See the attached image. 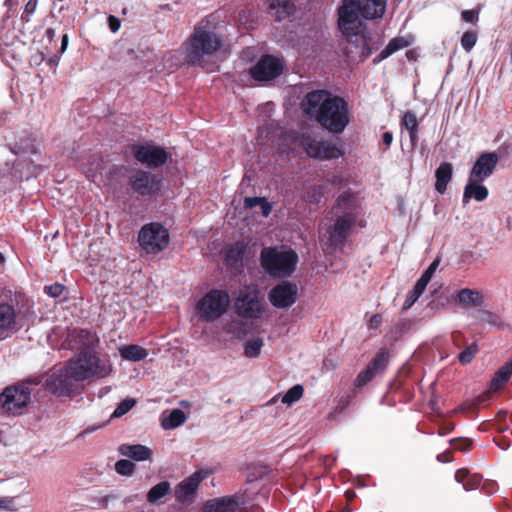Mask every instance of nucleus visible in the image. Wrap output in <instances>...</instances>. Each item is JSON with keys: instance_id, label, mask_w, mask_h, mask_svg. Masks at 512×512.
Listing matches in <instances>:
<instances>
[{"instance_id": "1", "label": "nucleus", "mask_w": 512, "mask_h": 512, "mask_svg": "<svg viewBox=\"0 0 512 512\" xmlns=\"http://www.w3.org/2000/svg\"><path fill=\"white\" fill-rule=\"evenodd\" d=\"M387 0H342L337 8L338 28L350 42H355L364 57H369L374 48L372 35L360 17L375 20L383 17Z\"/></svg>"}, {"instance_id": "2", "label": "nucleus", "mask_w": 512, "mask_h": 512, "mask_svg": "<svg viewBox=\"0 0 512 512\" xmlns=\"http://www.w3.org/2000/svg\"><path fill=\"white\" fill-rule=\"evenodd\" d=\"M301 108L309 119L333 134L343 133L351 121L348 102L328 90L308 92L301 102Z\"/></svg>"}, {"instance_id": "3", "label": "nucleus", "mask_w": 512, "mask_h": 512, "mask_svg": "<svg viewBox=\"0 0 512 512\" xmlns=\"http://www.w3.org/2000/svg\"><path fill=\"white\" fill-rule=\"evenodd\" d=\"M67 371L75 381L84 382L108 377L113 367L94 349H80L74 358L67 361Z\"/></svg>"}, {"instance_id": "4", "label": "nucleus", "mask_w": 512, "mask_h": 512, "mask_svg": "<svg viewBox=\"0 0 512 512\" xmlns=\"http://www.w3.org/2000/svg\"><path fill=\"white\" fill-rule=\"evenodd\" d=\"M220 37L203 26H196L187 41L186 61L192 66L206 67L208 58L221 47Z\"/></svg>"}, {"instance_id": "5", "label": "nucleus", "mask_w": 512, "mask_h": 512, "mask_svg": "<svg viewBox=\"0 0 512 512\" xmlns=\"http://www.w3.org/2000/svg\"><path fill=\"white\" fill-rule=\"evenodd\" d=\"M42 383V377H28L24 380L6 387L0 393V407L9 415L20 416L24 414L31 402L34 386Z\"/></svg>"}, {"instance_id": "6", "label": "nucleus", "mask_w": 512, "mask_h": 512, "mask_svg": "<svg viewBox=\"0 0 512 512\" xmlns=\"http://www.w3.org/2000/svg\"><path fill=\"white\" fill-rule=\"evenodd\" d=\"M297 253L289 248L279 250L277 247H265L260 254L262 268L271 276L287 277L296 269Z\"/></svg>"}, {"instance_id": "7", "label": "nucleus", "mask_w": 512, "mask_h": 512, "mask_svg": "<svg viewBox=\"0 0 512 512\" xmlns=\"http://www.w3.org/2000/svg\"><path fill=\"white\" fill-rule=\"evenodd\" d=\"M230 305L227 291L212 289L207 292L196 304V310L204 321H214L225 314Z\"/></svg>"}, {"instance_id": "8", "label": "nucleus", "mask_w": 512, "mask_h": 512, "mask_svg": "<svg viewBox=\"0 0 512 512\" xmlns=\"http://www.w3.org/2000/svg\"><path fill=\"white\" fill-rule=\"evenodd\" d=\"M140 247L148 254H158L169 244V232L160 223L145 224L138 233Z\"/></svg>"}, {"instance_id": "9", "label": "nucleus", "mask_w": 512, "mask_h": 512, "mask_svg": "<svg viewBox=\"0 0 512 512\" xmlns=\"http://www.w3.org/2000/svg\"><path fill=\"white\" fill-rule=\"evenodd\" d=\"M24 294L7 288L0 289V335L6 334L16 326V306L24 300Z\"/></svg>"}, {"instance_id": "10", "label": "nucleus", "mask_w": 512, "mask_h": 512, "mask_svg": "<svg viewBox=\"0 0 512 512\" xmlns=\"http://www.w3.org/2000/svg\"><path fill=\"white\" fill-rule=\"evenodd\" d=\"M128 186L139 197H152L161 190V178L149 171L134 170L128 177Z\"/></svg>"}, {"instance_id": "11", "label": "nucleus", "mask_w": 512, "mask_h": 512, "mask_svg": "<svg viewBox=\"0 0 512 512\" xmlns=\"http://www.w3.org/2000/svg\"><path fill=\"white\" fill-rule=\"evenodd\" d=\"M74 378L67 371V362L64 367L48 374L44 381V388L57 397H71L75 393Z\"/></svg>"}, {"instance_id": "12", "label": "nucleus", "mask_w": 512, "mask_h": 512, "mask_svg": "<svg viewBox=\"0 0 512 512\" xmlns=\"http://www.w3.org/2000/svg\"><path fill=\"white\" fill-rule=\"evenodd\" d=\"M236 313L244 319H258L264 312L263 299L258 290L240 293L235 302Z\"/></svg>"}, {"instance_id": "13", "label": "nucleus", "mask_w": 512, "mask_h": 512, "mask_svg": "<svg viewBox=\"0 0 512 512\" xmlns=\"http://www.w3.org/2000/svg\"><path fill=\"white\" fill-rule=\"evenodd\" d=\"M131 152L138 162L150 168L163 166L169 158L165 148L154 144H134L131 146Z\"/></svg>"}, {"instance_id": "14", "label": "nucleus", "mask_w": 512, "mask_h": 512, "mask_svg": "<svg viewBox=\"0 0 512 512\" xmlns=\"http://www.w3.org/2000/svg\"><path fill=\"white\" fill-rule=\"evenodd\" d=\"M390 362V352L387 348H380L366 368L362 370L355 379V386L360 388L372 381L377 375L386 370Z\"/></svg>"}, {"instance_id": "15", "label": "nucleus", "mask_w": 512, "mask_h": 512, "mask_svg": "<svg viewBox=\"0 0 512 512\" xmlns=\"http://www.w3.org/2000/svg\"><path fill=\"white\" fill-rule=\"evenodd\" d=\"M268 299L277 309L291 307L298 299V286L290 281H282L269 291Z\"/></svg>"}, {"instance_id": "16", "label": "nucleus", "mask_w": 512, "mask_h": 512, "mask_svg": "<svg viewBox=\"0 0 512 512\" xmlns=\"http://www.w3.org/2000/svg\"><path fill=\"white\" fill-rule=\"evenodd\" d=\"M247 503L248 498L245 493H235L207 500L203 504L202 512H236Z\"/></svg>"}, {"instance_id": "17", "label": "nucleus", "mask_w": 512, "mask_h": 512, "mask_svg": "<svg viewBox=\"0 0 512 512\" xmlns=\"http://www.w3.org/2000/svg\"><path fill=\"white\" fill-rule=\"evenodd\" d=\"M283 72L281 62L271 55L262 56L261 59L250 68L249 73L256 81H270Z\"/></svg>"}, {"instance_id": "18", "label": "nucleus", "mask_w": 512, "mask_h": 512, "mask_svg": "<svg viewBox=\"0 0 512 512\" xmlns=\"http://www.w3.org/2000/svg\"><path fill=\"white\" fill-rule=\"evenodd\" d=\"M303 147L309 157L321 160L337 159L342 151L335 144L327 140L318 141L308 137L303 140Z\"/></svg>"}, {"instance_id": "19", "label": "nucleus", "mask_w": 512, "mask_h": 512, "mask_svg": "<svg viewBox=\"0 0 512 512\" xmlns=\"http://www.w3.org/2000/svg\"><path fill=\"white\" fill-rule=\"evenodd\" d=\"M354 213L341 215L336 218L333 226L329 230V240L334 247H343L356 224Z\"/></svg>"}, {"instance_id": "20", "label": "nucleus", "mask_w": 512, "mask_h": 512, "mask_svg": "<svg viewBox=\"0 0 512 512\" xmlns=\"http://www.w3.org/2000/svg\"><path fill=\"white\" fill-rule=\"evenodd\" d=\"M498 161L499 157L495 152L481 153L475 161L469 177H472V180L484 181L493 174Z\"/></svg>"}, {"instance_id": "21", "label": "nucleus", "mask_w": 512, "mask_h": 512, "mask_svg": "<svg viewBox=\"0 0 512 512\" xmlns=\"http://www.w3.org/2000/svg\"><path fill=\"white\" fill-rule=\"evenodd\" d=\"M210 475L209 470L200 469L189 477L182 480L176 487L175 496L180 502H184L192 497L200 483Z\"/></svg>"}, {"instance_id": "22", "label": "nucleus", "mask_w": 512, "mask_h": 512, "mask_svg": "<svg viewBox=\"0 0 512 512\" xmlns=\"http://www.w3.org/2000/svg\"><path fill=\"white\" fill-rule=\"evenodd\" d=\"M24 43L16 35L14 29H6L0 32V54L18 60L22 56Z\"/></svg>"}, {"instance_id": "23", "label": "nucleus", "mask_w": 512, "mask_h": 512, "mask_svg": "<svg viewBox=\"0 0 512 512\" xmlns=\"http://www.w3.org/2000/svg\"><path fill=\"white\" fill-rule=\"evenodd\" d=\"M268 13L276 22L290 20L296 13L292 0H268Z\"/></svg>"}, {"instance_id": "24", "label": "nucleus", "mask_w": 512, "mask_h": 512, "mask_svg": "<svg viewBox=\"0 0 512 512\" xmlns=\"http://www.w3.org/2000/svg\"><path fill=\"white\" fill-rule=\"evenodd\" d=\"M481 180H472V177H468V182L464 187L462 201L464 204L469 203L471 199H475L478 202L484 201L488 197V189L482 185Z\"/></svg>"}, {"instance_id": "25", "label": "nucleus", "mask_w": 512, "mask_h": 512, "mask_svg": "<svg viewBox=\"0 0 512 512\" xmlns=\"http://www.w3.org/2000/svg\"><path fill=\"white\" fill-rule=\"evenodd\" d=\"M247 249V244L243 241H237L230 245H227L223 249L224 260L230 267H237L241 264L243 257Z\"/></svg>"}, {"instance_id": "26", "label": "nucleus", "mask_w": 512, "mask_h": 512, "mask_svg": "<svg viewBox=\"0 0 512 512\" xmlns=\"http://www.w3.org/2000/svg\"><path fill=\"white\" fill-rule=\"evenodd\" d=\"M123 456L129 457L134 461L150 460L152 451L147 446L141 444H122L118 449Z\"/></svg>"}, {"instance_id": "27", "label": "nucleus", "mask_w": 512, "mask_h": 512, "mask_svg": "<svg viewBox=\"0 0 512 512\" xmlns=\"http://www.w3.org/2000/svg\"><path fill=\"white\" fill-rule=\"evenodd\" d=\"M453 165L450 162H442L435 171V190L439 194H444L447 186L452 180Z\"/></svg>"}, {"instance_id": "28", "label": "nucleus", "mask_w": 512, "mask_h": 512, "mask_svg": "<svg viewBox=\"0 0 512 512\" xmlns=\"http://www.w3.org/2000/svg\"><path fill=\"white\" fill-rule=\"evenodd\" d=\"M69 337L80 349H94L98 342L97 335L87 329H74Z\"/></svg>"}, {"instance_id": "29", "label": "nucleus", "mask_w": 512, "mask_h": 512, "mask_svg": "<svg viewBox=\"0 0 512 512\" xmlns=\"http://www.w3.org/2000/svg\"><path fill=\"white\" fill-rule=\"evenodd\" d=\"M334 208L340 209L343 212L342 215L354 213L355 219L358 217L356 195L350 191H344L338 196Z\"/></svg>"}, {"instance_id": "30", "label": "nucleus", "mask_w": 512, "mask_h": 512, "mask_svg": "<svg viewBox=\"0 0 512 512\" xmlns=\"http://www.w3.org/2000/svg\"><path fill=\"white\" fill-rule=\"evenodd\" d=\"M512 376V358L502 365L495 373L490 381V389L498 391L503 388Z\"/></svg>"}, {"instance_id": "31", "label": "nucleus", "mask_w": 512, "mask_h": 512, "mask_svg": "<svg viewBox=\"0 0 512 512\" xmlns=\"http://www.w3.org/2000/svg\"><path fill=\"white\" fill-rule=\"evenodd\" d=\"M455 480L458 483H461L466 491H471L480 486L482 476L479 474H472L466 468H461L455 472Z\"/></svg>"}, {"instance_id": "32", "label": "nucleus", "mask_w": 512, "mask_h": 512, "mask_svg": "<svg viewBox=\"0 0 512 512\" xmlns=\"http://www.w3.org/2000/svg\"><path fill=\"white\" fill-rule=\"evenodd\" d=\"M410 45V42L404 37H396L389 41L386 47L380 52V54L373 60V63H379L382 60L388 58L393 53L400 49L406 48Z\"/></svg>"}, {"instance_id": "33", "label": "nucleus", "mask_w": 512, "mask_h": 512, "mask_svg": "<svg viewBox=\"0 0 512 512\" xmlns=\"http://www.w3.org/2000/svg\"><path fill=\"white\" fill-rule=\"evenodd\" d=\"M119 353L123 359L133 362L141 361L148 355L145 348L136 344L124 345L120 347Z\"/></svg>"}, {"instance_id": "34", "label": "nucleus", "mask_w": 512, "mask_h": 512, "mask_svg": "<svg viewBox=\"0 0 512 512\" xmlns=\"http://www.w3.org/2000/svg\"><path fill=\"white\" fill-rule=\"evenodd\" d=\"M457 300L462 305H472L478 307L483 303V295L479 291L464 288L458 292Z\"/></svg>"}, {"instance_id": "35", "label": "nucleus", "mask_w": 512, "mask_h": 512, "mask_svg": "<svg viewBox=\"0 0 512 512\" xmlns=\"http://www.w3.org/2000/svg\"><path fill=\"white\" fill-rule=\"evenodd\" d=\"M171 485L168 481H161L153 486L147 493L146 499L151 504H156L159 500L171 493Z\"/></svg>"}, {"instance_id": "36", "label": "nucleus", "mask_w": 512, "mask_h": 512, "mask_svg": "<svg viewBox=\"0 0 512 512\" xmlns=\"http://www.w3.org/2000/svg\"><path fill=\"white\" fill-rule=\"evenodd\" d=\"M326 192L323 185H309L303 190V200L309 204H319Z\"/></svg>"}, {"instance_id": "37", "label": "nucleus", "mask_w": 512, "mask_h": 512, "mask_svg": "<svg viewBox=\"0 0 512 512\" xmlns=\"http://www.w3.org/2000/svg\"><path fill=\"white\" fill-rule=\"evenodd\" d=\"M186 421V415L181 409H174L170 414L161 419V426L165 430L177 428Z\"/></svg>"}, {"instance_id": "38", "label": "nucleus", "mask_w": 512, "mask_h": 512, "mask_svg": "<svg viewBox=\"0 0 512 512\" xmlns=\"http://www.w3.org/2000/svg\"><path fill=\"white\" fill-rule=\"evenodd\" d=\"M256 206H260L263 217H268L272 211V205L265 197H245L244 207L246 209Z\"/></svg>"}, {"instance_id": "39", "label": "nucleus", "mask_w": 512, "mask_h": 512, "mask_svg": "<svg viewBox=\"0 0 512 512\" xmlns=\"http://www.w3.org/2000/svg\"><path fill=\"white\" fill-rule=\"evenodd\" d=\"M263 346V340L261 338H254L248 340L244 345V354L249 358H255L260 354Z\"/></svg>"}, {"instance_id": "40", "label": "nucleus", "mask_w": 512, "mask_h": 512, "mask_svg": "<svg viewBox=\"0 0 512 512\" xmlns=\"http://www.w3.org/2000/svg\"><path fill=\"white\" fill-rule=\"evenodd\" d=\"M304 389L301 385L297 384L291 387L282 397V402L285 404H292L301 399Z\"/></svg>"}, {"instance_id": "41", "label": "nucleus", "mask_w": 512, "mask_h": 512, "mask_svg": "<svg viewBox=\"0 0 512 512\" xmlns=\"http://www.w3.org/2000/svg\"><path fill=\"white\" fill-rule=\"evenodd\" d=\"M136 470V465L127 459L118 460L115 463V471L123 476H131Z\"/></svg>"}, {"instance_id": "42", "label": "nucleus", "mask_w": 512, "mask_h": 512, "mask_svg": "<svg viewBox=\"0 0 512 512\" xmlns=\"http://www.w3.org/2000/svg\"><path fill=\"white\" fill-rule=\"evenodd\" d=\"M477 353L478 345L476 343H472L458 355V360L462 365L469 364L475 358Z\"/></svg>"}, {"instance_id": "43", "label": "nucleus", "mask_w": 512, "mask_h": 512, "mask_svg": "<svg viewBox=\"0 0 512 512\" xmlns=\"http://www.w3.org/2000/svg\"><path fill=\"white\" fill-rule=\"evenodd\" d=\"M135 405H136L135 399L126 398L118 404V406L114 410L112 416L115 418L122 417L123 415L128 413Z\"/></svg>"}, {"instance_id": "44", "label": "nucleus", "mask_w": 512, "mask_h": 512, "mask_svg": "<svg viewBox=\"0 0 512 512\" xmlns=\"http://www.w3.org/2000/svg\"><path fill=\"white\" fill-rule=\"evenodd\" d=\"M477 42V34L474 31H466L461 37V46L467 52L475 46Z\"/></svg>"}, {"instance_id": "45", "label": "nucleus", "mask_w": 512, "mask_h": 512, "mask_svg": "<svg viewBox=\"0 0 512 512\" xmlns=\"http://www.w3.org/2000/svg\"><path fill=\"white\" fill-rule=\"evenodd\" d=\"M402 124L405 126V128L408 131H410V130H419L417 117L411 111H407L404 114V116L402 118Z\"/></svg>"}, {"instance_id": "46", "label": "nucleus", "mask_w": 512, "mask_h": 512, "mask_svg": "<svg viewBox=\"0 0 512 512\" xmlns=\"http://www.w3.org/2000/svg\"><path fill=\"white\" fill-rule=\"evenodd\" d=\"M451 446L457 451H468L472 446V441L467 438H457L450 441Z\"/></svg>"}, {"instance_id": "47", "label": "nucleus", "mask_w": 512, "mask_h": 512, "mask_svg": "<svg viewBox=\"0 0 512 512\" xmlns=\"http://www.w3.org/2000/svg\"><path fill=\"white\" fill-rule=\"evenodd\" d=\"M484 401V397L479 396L473 401H467L460 405V407L457 409V411L462 412H472L475 411L478 406Z\"/></svg>"}, {"instance_id": "48", "label": "nucleus", "mask_w": 512, "mask_h": 512, "mask_svg": "<svg viewBox=\"0 0 512 512\" xmlns=\"http://www.w3.org/2000/svg\"><path fill=\"white\" fill-rule=\"evenodd\" d=\"M64 290L65 286L60 283H54L44 287V292L53 298L61 296Z\"/></svg>"}, {"instance_id": "49", "label": "nucleus", "mask_w": 512, "mask_h": 512, "mask_svg": "<svg viewBox=\"0 0 512 512\" xmlns=\"http://www.w3.org/2000/svg\"><path fill=\"white\" fill-rule=\"evenodd\" d=\"M461 17L465 22L475 23L478 21V12L475 10H464L461 13Z\"/></svg>"}, {"instance_id": "50", "label": "nucleus", "mask_w": 512, "mask_h": 512, "mask_svg": "<svg viewBox=\"0 0 512 512\" xmlns=\"http://www.w3.org/2000/svg\"><path fill=\"white\" fill-rule=\"evenodd\" d=\"M419 297L420 296L418 294H415V292L411 290L406 296V299L403 304V310L410 309L413 306V304L418 300Z\"/></svg>"}, {"instance_id": "51", "label": "nucleus", "mask_w": 512, "mask_h": 512, "mask_svg": "<svg viewBox=\"0 0 512 512\" xmlns=\"http://www.w3.org/2000/svg\"><path fill=\"white\" fill-rule=\"evenodd\" d=\"M428 283L429 282L425 281L424 279L419 278L412 290L415 292V294H418L419 296H421L422 293L425 291Z\"/></svg>"}, {"instance_id": "52", "label": "nucleus", "mask_w": 512, "mask_h": 512, "mask_svg": "<svg viewBox=\"0 0 512 512\" xmlns=\"http://www.w3.org/2000/svg\"><path fill=\"white\" fill-rule=\"evenodd\" d=\"M107 20L112 32H117L120 29L121 22L116 16L110 15Z\"/></svg>"}, {"instance_id": "53", "label": "nucleus", "mask_w": 512, "mask_h": 512, "mask_svg": "<svg viewBox=\"0 0 512 512\" xmlns=\"http://www.w3.org/2000/svg\"><path fill=\"white\" fill-rule=\"evenodd\" d=\"M455 428V425L453 423H444L439 426L438 428V434L441 436H445L449 434L451 431H453Z\"/></svg>"}, {"instance_id": "54", "label": "nucleus", "mask_w": 512, "mask_h": 512, "mask_svg": "<svg viewBox=\"0 0 512 512\" xmlns=\"http://www.w3.org/2000/svg\"><path fill=\"white\" fill-rule=\"evenodd\" d=\"M382 323V316L381 314H375L371 317L370 321H369V327L370 328H373V329H376L378 328Z\"/></svg>"}, {"instance_id": "55", "label": "nucleus", "mask_w": 512, "mask_h": 512, "mask_svg": "<svg viewBox=\"0 0 512 512\" xmlns=\"http://www.w3.org/2000/svg\"><path fill=\"white\" fill-rule=\"evenodd\" d=\"M452 340L456 347H462V334L460 332H454L452 334Z\"/></svg>"}, {"instance_id": "56", "label": "nucleus", "mask_w": 512, "mask_h": 512, "mask_svg": "<svg viewBox=\"0 0 512 512\" xmlns=\"http://www.w3.org/2000/svg\"><path fill=\"white\" fill-rule=\"evenodd\" d=\"M383 143L389 147L393 141V134L391 132H384L382 135Z\"/></svg>"}, {"instance_id": "57", "label": "nucleus", "mask_w": 512, "mask_h": 512, "mask_svg": "<svg viewBox=\"0 0 512 512\" xmlns=\"http://www.w3.org/2000/svg\"><path fill=\"white\" fill-rule=\"evenodd\" d=\"M37 6V0H29L27 4L25 5V12L26 13H33Z\"/></svg>"}, {"instance_id": "58", "label": "nucleus", "mask_w": 512, "mask_h": 512, "mask_svg": "<svg viewBox=\"0 0 512 512\" xmlns=\"http://www.w3.org/2000/svg\"><path fill=\"white\" fill-rule=\"evenodd\" d=\"M494 318H496V316L490 312V311H483L482 312V319L485 320V321H488L490 323H495V321L493 320Z\"/></svg>"}, {"instance_id": "59", "label": "nucleus", "mask_w": 512, "mask_h": 512, "mask_svg": "<svg viewBox=\"0 0 512 512\" xmlns=\"http://www.w3.org/2000/svg\"><path fill=\"white\" fill-rule=\"evenodd\" d=\"M409 136H410L412 147H414L416 145V143L418 142V130H410Z\"/></svg>"}, {"instance_id": "60", "label": "nucleus", "mask_w": 512, "mask_h": 512, "mask_svg": "<svg viewBox=\"0 0 512 512\" xmlns=\"http://www.w3.org/2000/svg\"><path fill=\"white\" fill-rule=\"evenodd\" d=\"M13 500L12 499H8V498H4V499H0V508L1 509H9V506L12 504Z\"/></svg>"}, {"instance_id": "61", "label": "nucleus", "mask_w": 512, "mask_h": 512, "mask_svg": "<svg viewBox=\"0 0 512 512\" xmlns=\"http://www.w3.org/2000/svg\"><path fill=\"white\" fill-rule=\"evenodd\" d=\"M434 273L431 272L429 269H426L423 274L421 275L420 278L424 279L425 281L427 282H430L432 277H433Z\"/></svg>"}, {"instance_id": "62", "label": "nucleus", "mask_w": 512, "mask_h": 512, "mask_svg": "<svg viewBox=\"0 0 512 512\" xmlns=\"http://www.w3.org/2000/svg\"><path fill=\"white\" fill-rule=\"evenodd\" d=\"M440 264V259L436 258L432 261V263L428 266L427 269H429L431 272L435 273L436 269L438 268Z\"/></svg>"}, {"instance_id": "63", "label": "nucleus", "mask_w": 512, "mask_h": 512, "mask_svg": "<svg viewBox=\"0 0 512 512\" xmlns=\"http://www.w3.org/2000/svg\"><path fill=\"white\" fill-rule=\"evenodd\" d=\"M56 35V32L53 28H48L45 32V36L48 38L49 41H52Z\"/></svg>"}, {"instance_id": "64", "label": "nucleus", "mask_w": 512, "mask_h": 512, "mask_svg": "<svg viewBox=\"0 0 512 512\" xmlns=\"http://www.w3.org/2000/svg\"><path fill=\"white\" fill-rule=\"evenodd\" d=\"M68 44V35L64 34L62 37L61 50L64 51Z\"/></svg>"}]
</instances>
